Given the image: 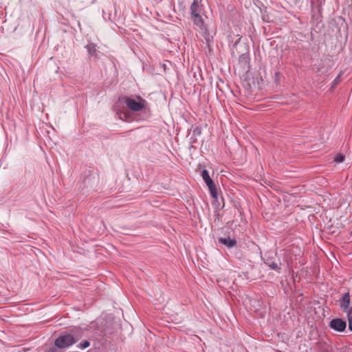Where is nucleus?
<instances>
[{"label":"nucleus","instance_id":"f257e3e1","mask_svg":"<svg viewBox=\"0 0 352 352\" xmlns=\"http://www.w3.org/2000/svg\"><path fill=\"white\" fill-rule=\"evenodd\" d=\"M190 9V17L195 30L198 31L207 42L212 41L213 36L209 33L207 26L205 24V18H206V16L201 3L197 0H194Z\"/></svg>","mask_w":352,"mask_h":352},{"label":"nucleus","instance_id":"f03ea898","mask_svg":"<svg viewBox=\"0 0 352 352\" xmlns=\"http://www.w3.org/2000/svg\"><path fill=\"white\" fill-rule=\"evenodd\" d=\"M118 102L124 104L130 110L134 112L144 109L146 103V100L140 96H138L136 98L124 96L118 99Z\"/></svg>","mask_w":352,"mask_h":352},{"label":"nucleus","instance_id":"7ed1b4c3","mask_svg":"<svg viewBox=\"0 0 352 352\" xmlns=\"http://www.w3.org/2000/svg\"><path fill=\"white\" fill-rule=\"evenodd\" d=\"M76 342L74 336L72 334H64L60 336H59L56 340H55V345L60 348V349H64L70 346L73 344H74Z\"/></svg>","mask_w":352,"mask_h":352},{"label":"nucleus","instance_id":"20e7f679","mask_svg":"<svg viewBox=\"0 0 352 352\" xmlns=\"http://www.w3.org/2000/svg\"><path fill=\"white\" fill-rule=\"evenodd\" d=\"M340 306L342 311L349 316L352 314V308L350 307V294L349 292L345 293L343 296L340 299Z\"/></svg>","mask_w":352,"mask_h":352},{"label":"nucleus","instance_id":"39448f33","mask_svg":"<svg viewBox=\"0 0 352 352\" xmlns=\"http://www.w3.org/2000/svg\"><path fill=\"white\" fill-rule=\"evenodd\" d=\"M329 327L338 332H343L346 328V322L342 318H334L329 322Z\"/></svg>","mask_w":352,"mask_h":352},{"label":"nucleus","instance_id":"423d86ee","mask_svg":"<svg viewBox=\"0 0 352 352\" xmlns=\"http://www.w3.org/2000/svg\"><path fill=\"white\" fill-rule=\"evenodd\" d=\"M218 242L221 244L224 245L228 248H232L236 245V241L230 237H219L218 238Z\"/></svg>","mask_w":352,"mask_h":352},{"label":"nucleus","instance_id":"0eeeda50","mask_svg":"<svg viewBox=\"0 0 352 352\" xmlns=\"http://www.w3.org/2000/svg\"><path fill=\"white\" fill-rule=\"evenodd\" d=\"M96 47V44L94 43H89L85 46V48L87 49V51L89 56H96L98 52Z\"/></svg>","mask_w":352,"mask_h":352},{"label":"nucleus","instance_id":"6e6552de","mask_svg":"<svg viewBox=\"0 0 352 352\" xmlns=\"http://www.w3.org/2000/svg\"><path fill=\"white\" fill-rule=\"evenodd\" d=\"M344 159H345V157L344 155L341 154V153H338L337 155H336L335 157H334V161L336 162V163H342L344 161Z\"/></svg>","mask_w":352,"mask_h":352},{"label":"nucleus","instance_id":"1a4fd4ad","mask_svg":"<svg viewBox=\"0 0 352 352\" xmlns=\"http://www.w3.org/2000/svg\"><path fill=\"white\" fill-rule=\"evenodd\" d=\"M208 189L210 190L211 196L214 199H217L218 192H217L216 186L211 187V188H208Z\"/></svg>","mask_w":352,"mask_h":352},{"label":"nucleus","instance_id":"9d476101","mask_svg":"<svg viewBox=\"0 0 352 352\" xmlns=\"http://www.w3.org/2000/svg\"><path fill=\"white\" fill-rule=\"evenodd\" d=\"M205 183L206 184L208 188H211V187H213L215 186L214 182L211 178H209L208 179L204 180Z\"/></svg>","mask_w":352,"mask_h":352},{"label":"nucleus","instance_id":"9b49d317","mask_svg":"<svg viewBox=\"0 0 352 352\" xmlns=\"http://www.w3.org/2000/svg\"><path fill=\"white\" fill-rule=\"evenodd\" d=\"M201 177H202V179L204 180L206 179H208L209 178H210V175H209V173L207 170L204 169L202 173H201Z\"/></svg>","mask_w":352,"mask_h":352},{"label":"nucleus","instance_id":"f8f14e48","mask_svg":"<svg viewBox=\"0 0 352 352\" xmlns=\"http://www.w3.org/2000/svg\"><path fill=\"white\" fill-rule=\"evenodd\" d=\"M90 346V342L87 340H85L80 344L79 347L80 349H86Z\"/></svg>","mask_w":352,"mask_h":352},{"label":"nucleus","instance_id":"ddd939ff","mask_svg":"<svg viewBox=\"0 0 352 352\" xmlns=\"http://www.w3.org/2000/svg\"><path fill=\"white\" fill-rule=\"evenodd\" d=\"M341 77V74H340L332 82L331 86L332 87H336L340 82V78Z\"/></svg>","mask_w":352,"mask_h":352},{"label":"nucleus","instance_id":"4468645a","mask_svg":"<svg viewBox=\"0 0 352 352\" xmlns=\"http://www.w3.org/2000/svg\"><path fill=\"white\" fill-rule=\"evenodd\" d=\"M269 267H270V269L274 270H276V271L280 269L279 267L278 266L277 263H276L275 262L271 263L269 265Z\"/></svg>","mask_w":352,"mask_h":352},{"label":"nucleus","instance_id":"2eb2a0df","mask_svg":"<svg viewBox=\"0 0 352 352\" xmlns=\"http://www.w3.org/2000/svg\"><path fill=\"white\" fill-rule=\"evenodd\" d=\"M349 320V329L352 331V318L349 316H348Z\"/></svg>","mask_w":352,"mask_h":352}]
</instances>
